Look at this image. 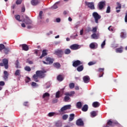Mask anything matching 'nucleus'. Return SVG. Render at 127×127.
Here are the masks:
<instances>
[{
  "label": "nucleus",
  "instance_id": "1",
  "mask_svg": "<svg viewBox=\"0 0 127 127\" xmlns=\"http://www.w3.org/2000/svg\"><path fill=\"white\" fill-rule=\"evenodd\" d=\"M92 15L95 19L96 23H98L99 19H101L102 16H101V15H100L97 12H94L92 13Z\"/></svg>",
  "mask_w": 127,
  "mask_h": 127
},
{
  "label": "nucleus",
  "instance_id": "2",
  "mask_svg": "<svg viewBox=\"0 0 127 127\" xmlns=\"http://www.w3.org/2000/svg\"><path fill=\"white\" fill-rule=\"evenodd\" d=\"M46 62L44 61H42L43 63L46 65H48V64H53V62H54V59H52L50 57L46 58Z\"/></svg>",
  "mask_w": 127,
  "mask_h": 127
},
{
  "label": "nucleus",
  "instance_id": "3",
  "mask_svg": "<svg viewBox=\"0 0 127 127\" xmlns=\"http://www.w3.org/2000/svg\"><path fill=\"white\" fill-rule=\"evenodd\" d=\"M54 54H55V55H57V56L59 57V58H61L62 56H63L64 52H63V50L58 49L55 51Z\"/></svg>",
  "mask_w": 127,
  "mask_h": 127
},
{
  "label": "nucleus",
  "instance_id": "4",
  "mask_svg": "<svg viewBox=\"0 0 127 127\" xmlns=\"http://www.w3.org/2000/svg\"><path fill=\"white\" fill-rule=\"evenodd\" d=\"M45 73H46L45 70H37L36 72V74L38 75L39 78H44L45 77Z\"/></svg>",
  "mask_w": 127,
  "mask_h": 127
},
{
  "label": "nucleus",
  "instance_id": "5",
  "mask_svg": "<svg viewBox=\"0 0 127 127\" xmlns=\"http://www.w3.org/2000/svg\"><path fill=\"white\" fill-rule=\"evenodd\" d=\"M85 5H87L88 7L90 8V9H95V4L93 2H85Z\"/></svg>",
  "mask_w": 127,
  "mask_h": 127
},
{
  "label": "nucleus",
  "instance_id": "6",
  "mask_svg": "<svg viewBox=\"0 0 127 127\" xmlns=\"http://www.w3.org/2000/svg\"><path fill=\"white\" fill-rule=\"evenodd\" d=\"M106 5V1H101L98 3V6L99 7V9L102 10L105 6Z\"/></svg>",
  "mask_w": 127,
  "mask_h": 127
},
{
  "label": "nucleus",
  "instance_id": "7",
  "mask_svg": "<svg viewBox=\"0 0 127 127\" xmlns=\"http://www.w3.org/2000/svg\"><path fill=\"white\" fill-rule=\"evenodd\" d=\"M82 63L79 60L73 61L72 62V66L73 67H78L79 65L82 64Z\"/></svg>",
  "mask_w": 127,
  "mask_h": 127
},
{
  "label": "nucleus",
  "instance_id": "8",
  "mask_svg": "<svg viewBox=\"0 0 127 127\" xmlns=\"http://www.w3.org/2000/svg\"><path fill=\"white\" fill-rule=\"evenodd\" d=\"M69 48L71 49V50H78V49H80V46L78 44H73L69 47Z\"/></svg>",
  "mask_w": 127,
  "mask_h": 127
},
{
  "label": "nucleus",
  "instance_id": "9",
  "mask_svg": "<svg viewBox=\"0 0 127 127\" xmlns=\"http://www.w3.org/2000/svg\"><path fill=\"white\" fill-rule=\"evenodd\" d=\"M2 63L4 64L5 69H8V60L6 59L2 60Z\"/></svg>",
  "mask_w": 127,
  "mask_h": 127
},
{
  "label": "nucleus",
  "instance_id": "10",
  "mask_svg": "<svg viewBox=\"0 0 127 127\" xmlns=\"http://www.w3.org/2000/svg\"><path fill=\"white\" fill-rule=\"evenodd\" d=\"M119 123L118 122H113L111 120H108L107 123V126H110V127H114L115 125H118Z\"/></svg>",
  "mask_w": 127,
  "mask_h": 127
},
{
  "label": "nucleus",
  "instance_id": "11",
  "mask_svg": "<svg viewBox=\"0 0 127 127\" xmlns=\"http://www.w3.org/2000/svg\"><path fill=\"white\" fill-rule=\"evenodd\" d=\"M76 125L78 126V127H82L84 126V122L81 119H79L76 121Z\"/></svg>",
  "mask_w": 127,
  "mask_h": 127
},
{
  "label": "nucleus",
  "instance_id": "12",
  "mask_svg": "<svg viewBox=\"0 0 127 127\" xmlns=\"http://www.w3.org/2000/svg\"><path fill=\"white\" fill-rule=\"evenodd\" d=\"M90 48L91 49H95V48H98V44L96 43H91L89 45Z\"/></svg>",
  "mask_w": 127,
  "mask_h": 127
},
{
  "label": "nucleus",
  "instance_id": "13",
  "mask_svg": "<svg viewBox=\"0 0 127 127\" xmlns=\"http://www.w3.org/2000/svg\"><path fill=\"white\" fill-rule=\"evenodd\" d=\"M83 80L85 83H89L90 82V77L88 75L84 76L83 77Z\"/></svg>",
  "mask_w": 127,
  "mask_h": 127
},
{
  "label": "nucleus",
  "instance_id": "14",
  "mask_svg": "<svg viewBox=\"0 0 127 127\" xmlns=\"http://www.w3.org/2000/svg\"><path fill=\"white\" fill-rule=\"evenodd\" d=\"M124 50V47L121 46L120 48L116 49V53H123Z\"/></svg>",
  "mask_w": 127,
  "mask_h": 127
},
{
  "label": "nucleus",
  "instance_id": "15",
  "mask_svg": "<svg viewBox=\"0 0 127 127\" xmlns=\"http://www.w3.org/2000/svg\"><path fill=\"white\" fill-rule=\"evenodd\" d=\"M22 48L23 50H24V51H28L29 49V47H28V46L25 44L22 45Z\"/></svg>",
  "mask_w": 127,
  "mask_h": 127
},
{
  "label": "nucleus",
  "instance_id": "16",
  "mask_svg": "<svg viewBox=\"0 0 127 127\" xmlns=\"http://www.w3.org/2000/svg\"><path fill=\"white\" fill-rule=\"evenodd\" d=\"M91 118H95L98 116V111H93L90 113Z\"/></svg>",
  "mask_w": 127,
  "mask_h": 127
},
{
  "label": "nucleus",
  "instance_id": "17",
  "mask_svg": "<svg viewBox=\"0 0 127 127\" xmlns=\"http://www.w3.org/2000/svg\"><path fill=\"white\" fill-rule=\"evenodd\" d=\"M53 66L55 67V68H56L57 69H59L61 67V64L59 63H54L53 64Z\"/></svg>",
  "mask_w": 127,
  "mask_h": 127
},
{
  "label": "nucleus",
  "instance_id": "18",
  "mask_svg": "<svg viewBox=\"0 0 127 127\" xmlns=\"http://www.w3.org/2000/svg\"><path fill=\"white\" fill-rule=\"evenodd\" d=\"M4 76H3V79L5 80V81L7 80V79H8V72H7V71H4Z\"/></svg>",
  "mask_w": 127,
  "mask_h": 127
},
{
  "label": "nucleus",
  "instance_id": "19",
  "mask_svg": "<svg viewBox=\"0 0 127 127\" xmlns=\"http://www.w3.org/2000/svg\"><path fill=\"white\" fill-rule=\"evenodd\" d=\"M65 96H68L69 97H72L75 95V91H70V92H67L65 93Z\"/></svg>",
  "mask_w": 127,
  "mask_h": 127
},
{
  "label": "nucleus",
  "instance_id": "20",
  "mask_svg": "<svg viewBox=\"0 0 127 127\" xmlns=\"http://www.w3.org/2000/svg\"><path fill=\"white\" fill-rule=\"evenodd\" d=\"M47 53L46 52V50H44L42 51V54L41 56L40 57V59H42L43 57H45V56H47Z\"/></svg>",
  "mask_w": 127,
  "mask_h": 127
},
{
  "label": "nucleus",
  "instance_id": "21",
  "mask_svg": "<svg viewBox=\"0 0 127 127\" xmlns=\"http://www.w3.org/2000/svg\"><path fill=\"white\" fill-rule=\"evenodd\" d=\"M57 79L58 81L62 82V81H63L64 80V77H63V75L60 74L57 76Z\"/></svg>",
  "mask_w": 127,
  "mask_h": 127
},
{
  "label": "nucleus",
  "instance_id": "22",
  "mask_svg": "<svg viewBox=\"0 0 127 127\" xmlns=\"http://www.w3.org/2000/svg\"><path fill=\"white\" fill-rule=\"evenodd\" d=\"M93 108H99L100 107V103L98 102H94L92 104Z\"/></svg>",
  "mask_w": 127,
  "mask_h": 127
},
{
  "label": "nucleus",
  "instance_id": "23",
  "mask_svg": "<svg viewBox=\"0 0 127 127\" xmlns=\"http://www.w3.org/2000/svg\"><path fill=\"white\" fill-rule=\"evenodd\" d=\"M75 119V114H71L69 115V118L68 119L69 122H72L73 120Z\"/></svg>",
  "mask_w": 127,
  "mask_h": 127
},
{
  "label": "nucleus",
  "instance_id": "24",
  "mask_svg": "<svg viewBox=\"0 0 127 127\" xmlns=\"http://www.w3.org/2000/svg\"><path fill=\"white\" fill-rule=\"evenodd\" d=\"M38 77L39 76L36 73V74L33 75V78L34 79V80L35 81V82H39V80H38Z\"/></svg>",
  "mask_w": 127,
  "mask_h": 127
},
{
  "label": "nucleus",
  "instance_id": "25",
  "mask_svg": "<svg viewBox=\"0 0 127 127\" xmlns=\"http://www.w3.org/2000/svg\"><path fill=\"white\" fill-rule=\"evenodd\" d=\"M91 37L93 39H99V34L93 33L91 35Z\"/></svg>",
  "mask_w": 127,
  "mask_h": 127
},
{
  "label": "nucleus",
  "instance_id": "26",
  "mask_svg": "<svg viewBox=\"0 0 127 127\" xmlns=\"http://www.w3.org/2000/svg\"><path fill=\"white\" fill-rule=\"evenodd\" d=\"M76 69L78 72H81V71H83V70H84V66H83V65H79L77 67Z\"/></svg>",
  "mask_w": 127,
  "mask_h": 127
},
{
  "label": "nucleus",
  "instance_id": "27",
  "mask_svg": "<svg viewBox=\"0 0 127 127\" xmlns=\"http://www.w3.org/2000/svg\"><path fill=\"white\" fill-rule=\"evenodd\" d=\"M39 3L38 0H31V4L32 5H37Z\"/></svg>",
  "mask_w": 127,
  "mask_h": 127
},
{
  "label": "nucleus",
  "instance_id": "28",
  "mask_svg": "<svg viewBox=\"0 0 127 127\" xmlns=\"http://www.w3.org/2000/svg\"><path fill=\"white\" fill-rule=\"evenodd\" d=\"M26 18L28 19L26 22L25 23L26 24H31L32 23V21L29 19V17L26 16Z\"/></svg>",
  "mask_w": 127,
  "mask_h": 127
},
{
  "label": "nucleus",
  "instance_id": "29",
  "mask_svg": "<svg viewBox=\"0 0 127 127\" xmlns=\"http://www.w3.org/2000/svg\"><path fill=\"white\" fill-rule=\"evenodd\" d=\"M88 107L87 105H84L82 108V112H87V111H88Z\"/></svg>",
  "mask_w": 127,
  "mask_h": 127
},
{
  "label": "nucleus",
  "instance_id": "30",
  "mask_svg": "<svg viewBox=\"0 0 127 127\" xmlns=\"http://www.w3.org/2000/svg\"><path fill=\"white\" fill-rule=\"evenodd\" d=\"M108 30H109V31H111V32H115V31H116L115 27H113L112 26H110L108 27Z\"/></svg>",
  "mask_w": 127,
  "mask_h": 127
},
{
  "label": "nucleus",
  "instance_id": "31",
  "mask_svg": "<svg viewBox=\"0 0 127 127\" xmlns=\"http://www.w3.org/2000/svg\"><path fill=\"white\" fill-rule=\"evenodd\" d=\"M55 126L56 127H62V123L60 121H57L55 123Z\"/></svg>",
  "mask_w": 127,
  "mask_h": 127
},
{
  "label": "nucleus",
  "instance_id": "32",
  "mask_svg": "<svg viewBox=\"0 0 127 127\" xmlns=\"http://www.w3.org/2000/svg\"><path fill=\"white\" fill-rule=\"evenodd\" d=\"M76 108L77 109H81L82 108V103L81 102H78L76 103Z\"/></svg>",
  "mask_w": 127,
  "mask_h": 127
},
{
  "label": "nucleus",
  "instance_id": "33",
  "mask_svg": "<svg viewBox=\"0 0 127 127\" xmlns=\"http://www.w3.org/2000/svg\"><path fill=\"white\" fill-rule=\"evenodd\" d=\"M15 64L16 65V68H21V66H20V65L19 64V62H18V60H17L16 61V63Z\"/></svg>",
  "mask_w": 127,
  "mask_h": 127
},
{
  "label": "nucleus",
  "instance_id": "34",
  "mask_svg": "<svg viewBox=\"0 0 127 127\" xmlns=\"http://www.w3.org/2000/svg\"><path fill=\"white\" fill-rule=\"evenodd\" d=\"M69 89H74L75 88V83H70L69 84Z\"/></svg>",
  "mask_w": 127,
  "mask_h": 127
},
{
  "label": "nucleus",
  "instance_id": "35",
  "mask_svg": "<svg viewBox=\"0 0 127 127\" xmlns=\"http://www.w3.org/2000/svg\"><path fill=\"white\" fill-rule=\"evenodd\" d=\"M14 17L16 20H18V21H21V20H20V15H15Z\"/></svg>",
  "mask_w": 127,
  "mask_h": 127
},
{
  "label": "nucleus",
  "instance_id": "36",
  "mask_svg": "<svg viewBox=\"0 0 127 127\" xmlns=\"http://www.w3.org/2000/svg\"><path fill=\"white\" fill-rule=\"evenodd\" d=\"M64 54L65 55H68V54H70V53H71V50H70V49H65V50H64Z\"/></svg>",
  "mask_w": 127,
  "mask_h": 127
},
{
  "label": "nucleus",
  "instance_id": "37",
  "mask_svg": "<svg viewBox=\"0 0 127 127\" xmlns=\"http://www.w3.org/2000/svg\"><path fill=\"white\" fill-rule=\"evenodd\" d=\"M64 109L67 111V110L71 109V105H67L64 106Z\"/></svg>",
  "mask_w": 127,
  "mask_h": 127
},
{
  "label": "nucleus",
  "instance_id": "38",
  "mask_svg": "<svg viewBox=\"0 0 127 127\" xmlns=\"http://www.w3.org/2000/svg\"><path fill=\"white\" fill-rule=\"evenodd\" d=\"M15 76H20V70L17 69L15 72Z\"/></svg>",
  "mask_w": 127,
  "mask_h": 127
},
{
  "label": "nucleus",
  "instance_id": "39",
  "mask_svg": "<svg viewBox=\"0 0 127 127\" xmlns=\"http://www.w3.org/2000/svg\"><path fill=\"white\" fill-rule=\"evenodd\" d=\"M62 96L60 95V91H58V92H56V98L57 99H59L60 97H61Z\"/></svg>",
  "mask_w": 127,
  "mask_h": 127
},
{
  "label": "nucleus",
  "instance_id": "40",
  "mask_svg": "<svg viewBox=\"0 0 127 127\" xmlns=\"http://www.w3.org/2000/svg\"><path fill=\"white\" fill-rule=\"evenodd\" d=\"M24 70L27 71L28 72H30L31 71V68L29 66H26L24 67Z\"/></svg>",
  "mask_w": 127,
  "mask_h": 127
},
{
  "label": "nucleus",
  "instance_id": "41",
  "mask_svg": "<svg viewBox=\"0 0 127 127\" xmlns=\"http://www.w3.org/2000/svg\"><path fill=\"white\" fill-rule=\"evenodd\" d=\"M68 117H69V116H68V115L65 114L63 116L62 119H63V120H64V121H66V120H67L68 119Z\"/></svg>",
  "mask_w": 127,
  "mask_h": 127
},
{
  "label": "nucleus",
  "instance_id": "42",
  "mask_svg": "<svg viewBox=\"0 0 127 127\" xmlns=\"http://www.w3.org/2000/svg\"><path fill=\"white\" fill-rule=\"evenodd\" d=\"M46 97H50V94L49 93L46 92L43 95V98L44 99Z\"/></svg>",
  "mask_w": 127,
  "mask_h": 127
},
{
  "label": "nucleus",
  "instance_id": "43",
  "mask_svg": "<svg viewBox=\"0 0 127 127\" xmlns=\"http://www.w3.org/2000/svg\"><path fill=\"white\" fill-rule=\"evenodd\" d=\"M43 14V12L40 11L39 14V19H42V15Z\"/></svg>",
  "mask_w": 127,
  "mask_h": 127
},
{
  "label": "nucleus",
  "instance_id": "44",
  "mask_svg": "<svg viewBox=\"0 0 127 127\" xmlns=\"http://www.w3.org/2000/svg\"><path fill=\"white\" fill-rule=\"evenodd\" d=\"M117 4L118 6L116 7V9H118V8H119V9H121L122 8V4H121V3H120L119 2H117Z\"/></svg>",
  "mask_w": 127,
  "mask_h": 127
},
{
  "label": "nucleus",
  "instance_id": "45",
  "mask_svg": "<svg viewBox=\"0 0 127 127\" xmlns=\"http://www.w3.org/2000/svg\"><path fill=\"white\" fill-rule=\"evenodd\" d=\"M110 12H111V6H108L107 9H106V13H110Z\"/></svg>",
  "mask_w": 127,
  "mask_h": 127
},
{
  "label": "nucleus",
  "instance_id": "46",
  "mask_svg": "<svg viewBox=\"0 0 127 127\" xmlns=\"http://www.w3.org/2000/svg\"><path fill=\"white\" fill-rule=\"evenodd\" d=\"M70 100V97L67 95H66L64 98V102H68Z\"/></svg>",
  "mask_w": 127,
  "mask_h": 127
},
{
  "label": "nucleus",
  "instance_id": "47",
  "mask_svg": "<svg viewBox=\"0 0 127 127\" xmlns=\"http://www.w3.org/2000/svg\"><path fill=\"white\" fill-rule=\"evenodd\" d=\"M5 47L4 46V45L2 44H0V51H1V50H3Z\"/></svg>",
  "mask_w": 127,
  "mask_h": 127
},
{
  "label": "nucleus",
  "instance_id": "48",
  "mask_svg": "<svg viewBox=\"0 0 127 127\" xmlns=\"http://www.w3.org/2000/svg\"><path fill=\"white\" fill-rule=\"evenodd\" d=\"M4 52L5 54H8V52H9V50L8 48H4Z\"/></svg>",
  "mask_w": 127,
  "mask_h": 127
},
{
  "label": "nucleus",
  "instance_id": "49",
  "mask_svg": "<svg viewBox=\"0 0 127 127\" xmlns=\"http://www.w3.org/2000/svg\"><path fill=\"white\" fill-rule=\"evenodd\" d=\"M57 3H59V2H56V4L52 6V8H53L54 9H56V8H58V6H57V5H56V4Z\"/></svg>",
  "mask_w": 127,
  "mask_h": 127
},
{
  "label": "nucleus",
  "instance_id": "50",
  "mask_svg": "<svg viewBox=\"0 0 127 127\" xmlns=\"http://www.w3.org/2000/svg\"><path fill=\"white\" fill-rule=\"evenodd\" d=\"M92 32H93V33H96V32H97V27H93L92 28V30H91Z\"/></svg>",
  "mask_w": 127,
  "mask_h": 127
},
{
  "label": "nucleus",
  "instance_id": "51",
  "mask_svg": "<svg viewBox=\"0 0 127 127\" xmlns=\"http://www.w3.org/2000/svg\"><path fill=\"white\" fill-rule=\"evenodd\" d=\"M21 2H22V0H17L16 4H21Z\"/></svg>",
  "mask_w": 127,
  "mask_h": 127
},
{
  "label": "nucleus",
  "instance_id": "52",
  "mask_svg": "<svg viewBox=\"0 0 127 127\" xmlns=\"http://www.w3.org/2000/svg\"><path fill=\"white\" fill-rule=\"evenodd\" d=\"M55 115V113L54 112H50L48 114V117H53Z\"/></svg>",
  "mask_w": 127,
  "mask_h": 127
},
{
  "label": "nucleus",
  "instance_id": "53",
  "mask_svg": "<svg viewBox=\"0 0 127 127\" xmlns=\"http://www.w3.org/2000/svg\"><path fill=\"white\" fill-rule=\"evenodd\" d=\"M64 111H66L64 107H63L59 111V113H63Z\"/></svg>",
  "mask_w": 127,
  "mask_h": 127
},
{
  "label": "nucleus",
  "instance_id": "54",
  "mask_svg": "<svg viewBox=\"0 0 127 127\" xmlns=\"http://www.w3.org/2000/svg\"><path fill=\"white\" fill-rule=\"evenodd\" d=\"M105 45H106V40H105L101 44V48H104V47H105Z\"/></svg>",
  "mask_w": 127,
  "mask_h": 127
},
{
  "label": "nucleus",
  "instance_id": "55",
  "mask_svg": "<svg viewBox=\"0 0 127 127\" xmlns=\"http://www.w3.org/2000/svg\"><path fill=\"white\" fill-rule=\"evenodd\" d=\"M121 38H126V34H125V33H121Z\"/></svg>",
  "mask_w": 127,
  "mask_h": 127
},
{
  "label": "nucleus",
  "instance_id": "56",
  "mask_svg": "<svg viewBox=\"0 0 127 127\" xmlns=\"http://www.w3.org/2000/svg\"><path fill=\"white\" fill-rule=\"evenodd\" d=\"M105 70V68H99V69H98V71L99 72H101L102 73V72H103V73H104V70Z\"/></svg>",
  "mask_w": 127,
  "mask_h": 127
},
{
  "label": "nucleus",
  "instance_id": "57",
  "mask_svg": "<svg viewBox=\"0 0 127 127\" xmlns=\"http://www.w3.org/2000/svg\"><path fill=\"white\" fill-rule=\"evenodd\" d=\"M25 82L26 83H28L29 82H30V78L27 77L25 79Z\"/></svg>",
  "mask_w": 127,
  "mask_h": 127
},
{
  "label": "nucleus",
  "instance_id": "58",
  "mask_svg": "<svg viewBox=\"0 0 127 127\" xmlns=\"http://www.w3.org/2000/svg\"><path fill=\"white\" fill-rule=\"evenodd\" d=\"M58 99H54L53 100V104H56V103H58Z\"/></svg>",
  "mask_w": 127,
  "mask_h": 127
},
{
  "label": "nucleus",
  "instance_id": "59",
  "mask_svg": "<svg viewBox=\"0 0 127 127\" xmlns=\"http://www.w3.org/2000/svg\"><path fill=\"white\" fill-rule=\"evenodd\" d=\"M125 22H127V12L125 13Z\"/></svg>",
  "mask_w": 127,
  "mask_h": 127
},
{
  "label": "nucleus",
  "instance_id": "60",
  "mask_svg": "<svg viewBox=\"0 0 127 127\" xmlns=\"http://www.w3.org/2000/svg\"><path fill=\"white\" fill-rule=\"evenodd\" d=\"M24 11H25V6H23L21 8V12H24Z\"/></svg>",
  "mask_w": 127,
  "mask_h": 127
},
{
  "label": "nucleus",
  "instance_id": "61",
  "mask_svg": "<svg viewBox=\"0 0 127 127\" xmlns=\"http://www.w3.org/2000/svg\"><path fill=\"white\" fill-rule=\"evenodd\" d=\"M95 64V63H94V62H90L89 63H88V65L89 66H92V65H94Z\"/></svg>",
  "mask_w": 127,
  "mask_h": 127
},
{
  "label": "nucleus",
  "instance_id": "62",
  "mask_svg": "<svg viewBox=\"0 0 127 127\" xmlns=\"http://www.w3.org/2000/svg\"><path fill=\"white\" fill-rule=\"evenodd\" d=\"M5 83L4 81H0V86H4Z\"/></svg>",
  "mask_w": 127,
  "mask_h": 127
},
{
  "label": "nucleus",
  "instance_id": "63",
  "mask_svg": "<svg viewBox=\"0 0 127 127\" xmlns=\"http://www.w3.org/2000/svg\"><path fill=\"white\" fill-rule=\"evenodd\" d=\"M56 20L57 22H60L61 21V19L60 18H57Z\"/></svg>",
  "mask_w": 127,
  "mask_h": 127
},
{
  "label": "nucleus",
  "instance_id": "64",
  "mask_svg": "<svg viewBox=\"0 0 127 127\" xmlns=\"http://www.w3.org/2000/svg\"><path fill=\"white\" fill-rule=\"evenodd\" d=\"M36 85H37L36 83H35L34 82H32V86H33V87H35L36 86Z\"/></svg>",
  "mask_w": 127,
  "mask_h": 127
}]
</instances>
